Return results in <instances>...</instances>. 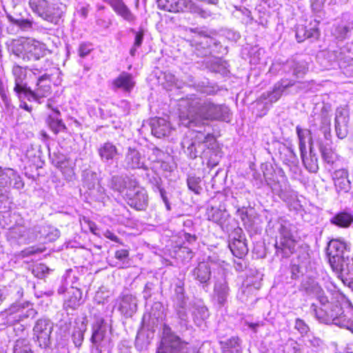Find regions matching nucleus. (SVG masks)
Masks as SVG:
<instances>
[{"label": "nucleus", "instance_id": "1", "mask_svg": "<svg viewBox=\"0 0 353 353\" xmlns=\"http://www.w3.org/2000/svg\"><path fill=\"white\" fill-rule=\"evenodd\" d=\"M344 305L345 307L343 308L336 303L328 301L325 306L318 307L316 304L312 303L310 310L319 322L325 324H334L347 329L350 323L352 322L350 311L353 309V305L350 300H347Z\"/></svg>", "mask_w": 353, "mask_h": 353}, {"label": "nucleus", "instance_id": "2", "mask_svg": "<svg viewBox=\"0 0 353 353\" xmlns=\"http://www.w3.org/2000/svg\"><path fill=\"white\" fill-rule=\"evenodd\" d=\"M37 314V311L33 307V303L25 301H17L11 304L7 309L0 312V318L3 324L6 325H17L18 329L21 332L24 330V326L19 324L20 322L27 319H33Z\"/></svg>", "mask_w": 353, "mask_h": 353}, {"label": "nucleus", "instance_id": "3", "mask_svg": "<svg viewBox=\"0 0 353 353\" xmlns=\"http://www.w3.org/2000/svg\"><path fill=\"white\" fill-rule=\"evenodd\" d=\"M46 45L34 39L21 37L15 40L12 46V52L24 61H37L46 55Z\"/></svg>", "mask_w": 353, "mask_h": 353}, {"label": "nucleus", "instance_id": "4", "mask_svg": "<svg viewBox=\"0 0 353 353\" xmlns=\"http://www.w3.org/2000/svg\"><path fill=\"white\" fill-rule=\"evenodd\" d=\"M157 6L160 10L169 12H190L202 18H208L212 14L210 10L199 8L192 0H157Z\"/></svg>", "mask_w": 353, "mask_h": 353}, {"label": "nucleus", "instance_id": "5", "mask_svg": "<svg viewBox=\"0 0 353 353\" xmlns=\"http://www.w3.org/2000/svg\"><path fill=\"white\" fill-rule=\"evenodd\" d=\"M157 353H191V350L187 343L183 341L168 325H164Z\"/></svg>", "mask_w": 353, "mask_h": 353}, {"label": "nucleus", "instance_id": "6", "mask_svg": "<svg viewBox=\"0 0 353 353\" xmlns=\"http://www.w3.org/2000/svg\"><path fill=\"white\" fill-rule=\"evenodd\" d=\"M346 244L338 239L331 240L327 247L326 253L328 257L329 263L332 270L337 272L347 271V268H343V263L345 262L346 258L349 256Z\"/></svg>", "mask_w": 353, "mask_h": 353}, {"label": "nucleus", "instance_id": "7", "mask_svg": "<svg viewBox=\"0 0 353 353\" xmlns=\"http://www.w3.org/2000/svg\"><path fill=\"white\" fill-rule=\"evenodd\" d=\"M111 332L105 321L100 317L96 319L92 325L90 341L101 352L108 348L111 343Z\"/></svg>", "mask_w": 353, "mask_h": 353}, {"label": "nucleus", "instance_id": "8", "mask_svg": "<svg viewBox=\"0 0 353 353\" xmlns=\"http://www.w3.org/2000/svg\"><path fill=\"white\" fill-rule=\"evenodd\" d=\"M284 223L280 225L281 238L279 241H276L275 248L278 256L281 255L283 258H287L294 252L296 242L293 239L291 225L289 224V222H284Z\"/></svg>", "mask_w": 353, "mask_h": 353}, {"label": "nucleus", "instance_id": "9", "mask_svg": "<svg viewBox=\"0 0 353 353\" xmlns=\"http://www.w3.org/2000/svg\"><path fill=\"white\" fill-rule=\"evenodd\" d=\"M29 6L32 11L43 19L57 24L61 17L58 9L48 0H29Z\"/></svg>", "mask_w": 353, "mask_h": 353}, {"label": "nucleus", "instance_id": "10", "mask_svg": "<svg viewBox=\"0 0 353 353\" xmlns=\"http://www.w3.org/2000/svg\"><path fill=\"white\" fill-rule=\"evenodd\" d=\"M52 330L53 323L49 319L41 318L36 321L33 335L40 347L46 349L50 347Z\"/></svg>", "mask_w": 353, "mask_h": 353}, {"label": "nucleus", "instance_id": "11", "mask_svg": "<svg viewBox=\"0 0 353 353\" xmlns=\"http://www.w3.org/2000/svg\"><path fill=\"white\" fill-rule=\"evenodd\" d=\"M228 273L225 268L218 267L214 275V293L218 303L221 305H224L230 294V288L227 281Z\"/></svg>", "mask_w": 353, "mask_h": 353}, {"label": "nucleus", "instance_id": "12", "mask_svg": "<svg viewBox=\"0 0 353 353\" xmlns=\"http://www.w3.org/2000/svg\"><path fill=\"white\" fill-rule=\"evenodd\" d=\"M183 285V284L181 282H179V283L176 285L174 294L173 296V305L181 324L187 325L188 315L186 307L188 299L185 295Z\"/></svg>", "mask_w": 353, "mask_h": 353}, {"label": "nucleus", "instance_id": "13", "mask_svg": "<svg viewBox=\"0 0 353 353\" xmlns=\"http://www.w3.org/2000/svg\"><path fill=\"white\" fill-rule=\"evenodd\" d=\"M124 199L130 206L138 210H144L148 204L146 191L139 185L138 182L129 190Z\"/></svg>", "mask_w": 353, "mask_h": 353}, {"label": "nucleus", "instance_id": "14", "mask_svg": "<svg viewBox=\"0 0 353 353\" xmlns=\"http://www.w3.org/2000/svg\"><path fill=\"white\" fill-rule=\"evenodd\" d=\"M222 117V108L211 101L204 102L199 108V118L201 121H215Z\"/></svg>", "mask_w": 353, "mask_h": 353}, {"label": "nucleus", "instance_id": "15", "mask_svg": "<svg viewBox=\"0 0 353 353\" xmlns=\"http://www.w3.org/2000/svg\"><path fill=\"white\" fill-rule=\"evenodd\" d=\"M214 43V38L204 32H199L190 40L191 46L194 48L201 57L206 55L208 50Z\"/></svg>", "mask_w": 353, "mask_h": 353}, {"label": "nucleus", "instance_id": "16", "mask_svg": "<svg viewBox=\"0 0 353 353\" xmlns=\"http://www.w3.org/2000/svg\"><path fill=\"white\" fill-rule=\"evenodd\" d=\"M136 81L131 73L122 72L112 81L114 89L121 90L125 92L130 93L135 87Z\"/></svg>", "mask_w": 353, "mask_h": 353}, {"label": "nucleus", "instance_id": "17", "mask_svg": "<svg viewBox=\"0 0 353 353\" xmlns=\"http://www.w3.org/2000/svg\"><path fill=\"white\" fill-rule=\"evenodd\" d=\"M137 182L136 180L129 177L123 178L119 176H114L111 179L110 188L114 191L120 193L123 199H125L129 190H131Z\"/></svg>", "mask_w": 353, "mask_h": 353}, {"label": "nucleus", "instance_id": "18", "mask_svg": "<svg viewBox=\"0 0 353 353\" xmlns=\"http://www.w3.org/2000/svg\"><path fill=\"white\" fill-rule=\"evenodd\" d=\"M82 301V292L72 282L70 290L68 292L67 296L64 300L63 307L68 310H74L77 309Z\"/></svg>", "mask_w": 353, "mask_h": 353}, {"label": "nucleus", "instance_id": "19", "mask_svg": "<svg viewBox=\"0 0 353 353\" xmlns=\"http://www.w3.org/2000/svg\"><path fill=\"white\" fill-rule=\"evenodd\" d=\"M114 10V12L124 20L132 23L136 20L135 15L123 0H104Z\"/></svg>", "mask_w": 353, "mask_h": 353}, {"label": "nucleus", "instance_id": "20", "mask_svg": "<svg viewBox=\"0 0 353 353\" xmlns=\"http://www.w3.org/2000/svg\"><path fill=\"white\" fill-rule=\"evenodd\" d=\"M303 288L308 295L314 296L321 303L325 306L328 303V298L319 284L314 280H309L303 283Z\"/></svg>", "mask_w": 353, "mask_h": 353}, {"label": "nucleus", "instance_id": "21", "mask_svg": "<svg viewBox=\"0 0 353 353\" xmlns=\"http://www.w3.org/2000/svg\"><path fill=\"white\" fill-rule=\"evenodd\" d=\"M137 300L132 294H125L120 300L119 310L125 317H131L137 312Z\"/></svg>", "mask_w": 353, "mask_h": 353}, {"label": "nucleus", "instance_id": "22", "mask_svg": "<svg viewBox=\"0 0 353 353\" xmlns=\"http://www.w3.org/2000/svg\"><path fill=\"white\" fill-rule=\"evenodd\" d=\"M335 188L339 192H347L350 189L348 172L345 169L335 170L332 176Z\"/></svg>", "mask_w": 353, "mask_h": 353}, {"label": "nucleus", "instance_id": "23", "mask_svg": "<svg viewBox=\"0 0 353 353\" xmlns=\"http://www.w3.org/2000/svg\"><path fill=\"white\" fill-rule=\"evenodd\" d=\"M51 94V82L49 74L41 76L37 81V88L34 90V100L48 97Z\"/></svg>", "mask_w": 353, "mask_h": 353}, {"label": "nucleus", "instance_id": "24", "mask_svg": "<svg viewBox=\"0 0 353 353\" xmlns=\"http://www.w3.org/2000/svg\"><path fill=\"white\" fill-rule=\"evenodd\" d=\"M211 266L208 262H201L192 271L194 279L200 283L207 284L211 276Z\"/></svg>", "mask_w": 353, "mask_h": 353}, {"label": "nucleus", "instance_id": "25", "mask_svg": "<svg viewBox=\"0 0 353 353\" xmlns=\"http://www.w3.org/2000/svg\"><path fill=\"white\" fill-rule=\"evenodd\" d=\"M229 248L233 255L239 259L244 256L248 251L245 240L241 234L238 238L234 236L230 241Z\"/></svg>", "mask_w": 353, "mask_h": 353}, {"label": "nucleus", "instance_id": "26", "mask_svg": "<svg viewBox=\"0 0 353 353\" xmlns=\"http://www.w3.org/2000/svg\"><path fill=\"white\" fill-rule=\"evenodd\" d=\"M192 315L194 323L201 327L209 316L208 310L201 302H196L192 306Z\"/></svg>", "mask_w": 353, "mask_h": 353}, {"label": "nucleus", "instance_id": "27", "mask_svg": "<svg viewBox=\"0 0 353 353\" xmlns=\"http://www.w3.org/2000/svg\"><path fill=\"white\" fill-rule=\"evenodd\" d=\"M320 32L317 28L299 25L296 28V39L299 43L307 39H319Z\"/></svg>", "mask_w": 353, "mask_h": 353}, {"label": "nucleus", "instance_id": "28", "mask_svg": "<svg viewBox=\"0 0 353 353\" xmlns=\"http://www.w3.org/2000/svg\"><path fill=\"white\" fill-rule=\"evenodd\" d=\"M199 101H195V99L187 100L185 105L187 113L185 114L183 112H181V114L180 115L181 119L189 120L190 122H192L196 120H199Z\"/></svg>", "mask_w": 353, "mask_h": 353}, {"label": "nucleus", "instance_id": "29", "mask_svg": "<svg viewBox=\"0 0 353 353\" xmlns=\"http://www.w3.org/2000/svg\"><path fill=\"white\" fill-rule=\"evenodd\" d=\"M220 345L223 353H240L241 351V341L238 336L220 341Z\"/></svg>", "mask_w": 353, "mask_h": 353}, {"label": "nucleus", "instance_id": "30", "mask_svg": "<svg viewBox=\"0 0 353 353\" xmlns=\"http://www.w3.org/2000/svg\"><path fill=\"white\" fill-rule=\"evenodd\" d=\"M141 154L134 148H128L126 153L125 162L130 169H137L141 168Z\"/></svg>", "mask_w": 353, "mask_h": 353}, {"label": "nucleus", "instance_id": "31", "mask_svg": "<svg viewBox=\"0 0 353 353\" xmlns=\"http://www.w3.org/2000/svg\"><path fill=\"white\" fill-rule=\"evenodd\" d=\"M87 330V325L83 321H76L72 334V339L76 347H80L83 341L84 333Z\"/></svg>", "mask_w": 353, "mask_h": 353}, {"label": "nucleus", "instance_id": "32", "mask_svg": "<svg viewBox=\"0 0 353 353\" xmlns=\"http://www.w3.org/2000/svg\"><path fill=\"white\" fill-rule=\"evenodd\" d=\"M194 139L196 140V143H197L198 146L203 144L206 149H213L214 146L217 143L216 137L214 134L208 133L204 135L201 131L196 132Z\"/></svg>", "mask_w": 353, "mask_h": 353}, {"label": "nucleus", "instance_id": "33", "mask_svg": "<svg viewBox=\"0 0 353 353\" xmlns=\"http://www.w3.org/2000/svg\"><path fill=\"white\" fill-rule=\"evenodd\" d=\"M99 155L102 160H112L118 154V149L112 143L105 142L98 150Z\"/></svg>", "mask_w": 353, "mask_h": 353}, {"label": "nucleus", "instance_id": "34", "mask_svg": "<svg viewBox=\"0 0 353 353\" xmlns=\"http://www.w3.org/2000/svg\"><path fill=\"white\" fill-rule=\"evenodd\" d=\"M13 90L19 99L23 97L28 101L34 100V90L29 88L26 82L15 83Z\"/></svg>", "mask_w": 353, "mask_h": 353}, {"label": "nucleus", "instance_id": "35", "mask_svg": "<svg viewBox=\"0 0 353 353\" xmlns=\"http://www.w3.org/2000/svg\"><path fill=\"white\" fill-rule=\"evenodd\" d=\"M169 132V125L163 119H159L152 123V133L157 138L164 137Z\"/></svg>", "mask_w": 353, "mask_h": 353}, {"label": "nucleus", "instance_id": "36", "mask_svg": "<svg viewBox=\"0 0 353 353\" xmlns=\"http://www.w3.org/2000/svg\"><path fill=\"white\" fill-rule=\"evenodd\" d=\"M54 166L68 179H72L75 174L74 166L69 159L56 162Z\"/></svg>", "mask_w": 353, "mask_h": 353}, {"label": "nucleus", "instance_id": "37", "mask_svg": "<svg viewBox=\"0 0 353 353\" xmlns=\"http://www.w3.org/2000/svg\"><path fill=\"white\" fill-rule=\"evenodd\" d=\"M47 124L49 128L54 134L59 132H66L68 128L62 119L49 117L47 119Z\"/></svg>", "mask_w": 353, "mask_h": 353}, {"label": "nucleus", "instance_id": "38", "mask_svg": "<svg viewBox=\"0 0 353 353\" xmlns=\"http://www.w3.org/2000/svg\"><path fill=\"white\" fill-rule=\"evenodd\" d=\"M306 150L304 152L301 153V158L305 168L311 172H316L319 170L318 159L315 155L310 154V157H307Z\"/></svg>", "mask_w": 353, "mask_h": 353}, {"label": "nucleus", "instance_id": "39", "mask_svg": "<svg viewBox=\"0 0 353 353\" xmlns=\"http://www.w3.org/2000/svg\"><path fill=\"white\" fill-rule=\"evenodd\" d=\"M320 152L323 159L328 164L333 165L339 159V156L331 147L321 145Z\"/></svg>", "mask_w": 353, "mask_h": 353}, {"label": "nucleus", "instance_id": "40", "mask_svg": "<svg viewBox=\"0 0 353 353\" xmlns=\"http://www.w3.org/2000/svg\"><path fill=\"white\" fill-rule=\"evenodd\" d=\"M309 249L307 247H303L299 250V254L297 255L296 260L295 261L296 263H299L302 265V268H305L307 270L310 266L311 258L309 252Z\"/></svg>", "mask_w": 353, "mask_h": 353}, {"label": "nucleus", "instance_id": "41", "mask_svg": "<svg viewBox=\"0 0 353 353\" xmlns=\"http://www.w3.org/2000/svg\"><path fill=\"white\" fill-rule=\"evenodd\" d=\"M6 17L10 23L18 26L22 30H28L32 28L33 22L30 19H15L10 14H7Z\"/></svg>", "mask_w": 353, "mask_h": 353}, {"label": "nucleus", "instance_id": "42", "mask_svg": "<svg viewBox=\"0 0 353 353\" xmlns=\"http://www.w3.org/2000/svg\"><path fill=\"white\" fill-rule=\"evenodd\" d=\"M77 279V278L74 275L72 270L70 269L68 270L61 278V285L57 290L58 294H63L67 289V285L69 283H71L72 285V282L75 283Z\"/></svg>", "mask_w": 353, "mask_h": 353}, {"label": "nucleus", "instance_id": "43", "mask_svg": "<svg viewBox=\"0 0 353 353\" xmlns=\"http://www.w3.org/2000/svg\"><path fill=\"white\" fill-rule=\"evenodd\" d=\"M12 177L6 173L0 174V199L7 197L11 186Z\"/></svg>", "mask_w": 353, "mask_h": 353}, {"label": "nucleus", "instance_id": "44", "mask_svg": "<svg viewBox=\"0 0 353 353\" xmlns=\"http://www.w3.org/2000/svg\"><path fill=\"white\" fill-rule=\"evenodd\" d=\"M13 353H33L30 342L26 339H19L16 341Z\"/></svg>", "mask_w": 353, "mask_h": 353}, {"label": "nucleus", "instance_id": "45", "mask_svg": "<svg viewBox=\"0 0 353 353\" xmlns=\"http://www.w3.org/2000/svg\"><path fill=\"white\" fill-rule=\"evenodd\" d=\"M201 179L199 176H189L187 179V185L188 189L193 192L195 194H199L202 190Z\"/></svg>", "mask_w": 353, "mask_h": 353}, {"label": "nucleus", "instance_id": "46", "mask_svg": "<svg viewBox=\"0 0 353 353\" xmlns=\"http://www.w3.org/2000/svg\"><path fill=\"white\" fill-rule=\"evenodd\" d=\"M350 30V28L348 26L338 24L334 26L332 34L336 39L343 41L347 37Z\"/></svg>", "mask_w": 353, "mask_h": 353}, {"label": "nucleus", "instance_id": "47", "mask_svg": "<svg viewBox=\"0 0 353 353\" xmlns=\"http://www.w3.org/2000/svg\"><path fill=\"white\" fill-rule=\"evenodd\" d=\"M12 72L14 78V84L24 82L23 80L26 77V68L19 65H14Z\"/></svg>", "mask_w": 353, "mask_h": 353}, {"label": "nucleus", "instance_id": "48", "mask_svg": "<svg viewBox=\"0 0 353 353\" xmlns=\"http://www.w3.org/2000/svg\"><path fill=\"white\" fill-rule=\"evenodd\" d=\"M307 270L305 268H302V265L295 261L292 262L291 266L292 279H296L300 275H303L307 272Z\"/></svg>", "mask_w": 353, "mask_h": 353}, {"label": "nucleus", "instance_id": "49", "mask_svg": "<svg viewBox=\"0 0 353 353\" xmlns=\"http://www.w3.org/2000/svg\"><path fill=\"white\" fill-rule=\"evenodd\" d=\"M163 305L160 302H155L152 306L150 316L154 319L158 320L162 319L163 316Z\"/></svg>", "mask_w": 353, "mask_h": 353}, {"label": "nucleus", "instance_id": "50", "mask_svg": "<svg viewBox=\"0 0 353 353\" xmlns=\"http://www.w3.org/2000/svg\"><path fill=\"white\" fill-rule=\"evenodd\" d=\"M49 268L43 263L37 265L32 270L33 274L39 279H43L48 273Z\"/></svg>", "mask_w": 353, "mask_h": 353}, {"label": "nucleus", "instance_id": "51", "mask_svg": "<svg viewBox=\"0 0 353 353\" xmlns=\"http://www.w3.org/2000/svg\"><path fill=\"white\" fill-rule=\"evenodd\" d=\"M296 132L297 137L299 139L300 153H303V152H304V150H306V145H305V135L303 133V130L299 125H297L296 127Z\"/></svg>", "mask_w": 353, "mask_h": 353}, {"label": "nucleus", "instance_id": "52", "mask_svg": "<svg viewBox=\"0 0 353 353\" xmlns=\"http://www.w3.org/2000/svg\"><path fill=\"white\" fill-rule=\"evenodd\" d=\"M294 328L301 334H306L309 330V326L306 324V323L301 319H296L295 320Z\"/></svg>", "mask_w": 353, "mask_h": 353}, {"label": "nucleus", "instance_id": "53", "mask_svg": "<svg viewBox=\"0 0 353 353\" xmlns=\"http://www.w3.org/2000/svg\"><path fill=\"white\" fill-rule=\"evenodd\" d=\"M336 274L341 279L343 283L353 291V274H344L343 275L340 273Z\"/></svg>", "mask_w": 353, "mask_h": 353}, {"label": "nucleus", "instance_id": "54", "mask_svg": "<svg viewBox=\"0 0 353 353\" xmlns=\"http://www.w3.org/2000/svg\"><path fill=\"white\" fill-rule=\"evenodd\" d=\"M196 146H198L197 143H196V140L194 139V141L191 142L190 145L187 147V156L190 159H194L198 157V151L196 150Z\"/></svg>", "mask_w": 353, "mask_h": 353}, {"label": "nucleus", "instance_id": "55", "mask_svg": "<svg viewBox=\"0 0 353 353\" xmlns=\"http://www.w3.org/2000/svg\"><path fill=\"white\" fill-rule=\"evenodd\" d=\"M332 221H353V215L350 211H341L337 213Z\"/></svg>", "mask_w": 353, "mask_h": 353}, {"label": "nucleus", "instance_id": "56", "mask_svg": "<svg viewBox=\"0 0 353 353\" xmlns=\"http://www.w3.org/2000/svg\"><path fill=\"white\" fill-rule=\"evenodd\" d=\"M154 289V285L152 283L148 282L145 285L144 289L143 290V296L146 301L151 298Z\"/></svg>", "mask_w": 353, "mask_h": 353}, {"label": "nucleus", "instance_id": "57", "mask_svg": "<svg viewBox=\"0 0 353 353\" xmlns=\"http://www.w3.org/2000/svg\"><path fill=\"white\" fill-rule=\"evenodd\" d=\"M342 268L344 269H346L345 268H347V271L343 272L341 270V272H337L336 273L342 274V275L344 274H353V257L351 259H349V256L347 257L345 262L343 263Z\"/></svg>", "mask_w": 353, "mask_h": 353}, {"label": "nucleus", "instance_id": "58", "mask_svg": "<svg viewBox=\"0 0 353 353\" xmlns=\"http://www.w3.org/2000/svg\"><path fill=\"white\" fill-rule=\"evenodd\" d=\"M135 32V37L134 41V46L135 48H139L143 43V37H144V30L143 28H140L138 31Z\"/></svg>", "mask_w": 353, "mask_h": 353}, {"label": "nucleus", "instance_id": "59", "mask_svg": "<svg viewBox=\"0 0 353 353\" xmlns=\"http://www.w3.org/2000/svg\"><path fill=\"white\" fill-rule=\"evenodd\" d=\"M294 85V81H290L289 83L285 85H282V86H277L276 85L274 86L273 88V90L272 92H269L267 93V94H263V99H267L268 97H270V94L272 93V92H277V91H279L281 90V92L283 91L285 88H288V87H291V86H293Z\"/></svg>", "mask_w": 353, "mask_h": 353}, {"label": "nucleus", "instance_id": "60", "mask_svg": "<svg viewBox=\"0 0 353 353\" xmlns=\"http://www.w3.org/2000/svg\"><path fill=\"white\" fill-rule=\"evenodd\" d=\"M92 51V48H90V44L83 43L80 44L79 48V55L81 57H84L87 56Z\"/></svg>", "mask_w": 353, "mask_h": 353}, {"label": "nucleus", "instance_id": "61", "mask_svg": "<svg viewBox=\"0 0 353 353\" xmlns=\"http://www.w3.org/2000/svg\"><path fill=\"white\" fill-rule=\"evenodd\" d=\"M129 256V251L128 250H119L115 252V258L119 260H123L128 258Z\"/></svg>", "mask_w": 353, "mask_h": 353}, {"label": "nucleus", "instance_id": "62", "mask_svg": "<svg viewBox=\"0 0 353 353\" xmlns=\"http://www.w3.org/2000/svg\"><path fill=\"white\" fill-rule=\"evenodd\" d=\"M307 343L310 346L318 347L321 346L322 341L319 338L312 336L311 339H308Z\"/></svg>", "mask_w": 353, "mask_h": 353}, {"label": "nucleus", "instance_id": "63", "mask_svg": "<svg viewBox=\"0 0 353 353\" xmlns=\"http://www.w3.org/2000/svg\"><path fill=\"white\" fill-rule=\"evenodd\" d=\"M237 213L241 221H246L250 219L247 209L243 208L241 210H239Z\"/></svg>", "mask_w": 353, "mask_h": 353}, {"label": "nucleus", "instance_id": "64", "mask_svg": "<svg viewBox=\"0 0 353 353\" xmlns=\"http://www.w3.org/2000/svg\"><path fill=\"white\" fill-rule=\"evenodd\" d=\"M59 236V231L58 230H53L50 233L46 235V238H48L49 241H54Z\"/></svg>", "mask_w": 353, "mask_h": 353}]
</instances>
